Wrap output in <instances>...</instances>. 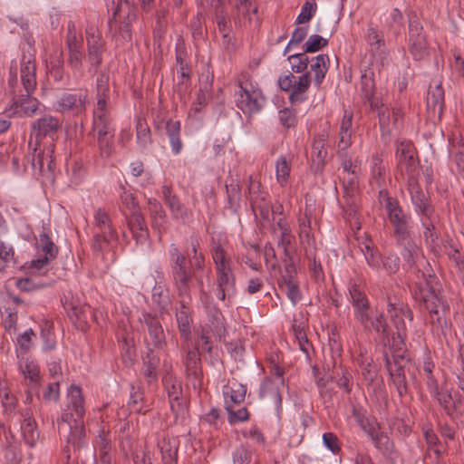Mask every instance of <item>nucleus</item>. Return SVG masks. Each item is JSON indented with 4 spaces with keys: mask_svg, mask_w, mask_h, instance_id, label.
I'll use <instances>...</instances> for the list:
<instances>
[{
    "mask_svg": "<svg viewBox=\"0 0 464 464\" xmlns=\"http://www.w3.org/2000/svg\"><path fill=\"white\" fill-rule=\"evenodd\" d=\"M36 67L33 54H24L21 62L20 78L24 94H14L12 103L5 111L14 117H32L36 112L39 102L32 94L36 88Z\"/></svg>",
    "mask_w": 464,
    "mask_h": 464,
    "instance_id": "f257e3e1",
    "label": "nucleus"
},
{
    "mask_svg": "<svg viewBox=\"0 0 464 464\" xmlns=\"http://www.w3.org/2000/svg\"><path fill=\"white\" fill-rule=\"evenodd\" d=\"M422 281L415 283L412 290L414 299L423 305L430 314V324L436 331H443L446 320L443 312L444 301L437 287V278L434 275L421 273Z\"/></svg>",
    "mask_w": 464,
    "mask_h": 464,
    "instance_id": "f03ea898",
    "label": "nucleus"
},
{
    "mask_svg": "<svg viewBox=\"0 0 464 464\" xmlns=\"http://www.w3.org/2000/svg\"><path fill=\"white\" fill-rule=\"evenodd\" d=\"M235 97L237 107L248 116L260 112L266 101L257 83L253 82L246 73L238 78V91Z\"/></svg>",
    "mask_w": 464,
    "mask_h": 464,
    "instance_id": "7ed1b4c3",
    "label": "nucleus"
},
{
    "mask_svg": "<svg viewBox=\"0 0 464 464\" xmlns=\"http://www.w3.org/2000/svg\"><path fill=\"white\" fill-rule=\"evenodd\" d=\"M136 20L137 13L133 0H118L113 17L110 20L111 30H114L113 37L117 41H130L132 24Z\"/></svg>",
    "mask_w": 464,
    "mask_h": 464,
    "instance_id": "20e7f679",
    "label": "nucleus"
},
{
    "mask_svg": "<svg viewBox=\"0 0 464 464\" xmlns=\"http://www.w3.org/2000/svg\"><path fill=\"white\" fill-rule=\"evenodd\" d=\"M171 277L180 297H189L192 275L187 268L186 257L175 244L169 246Z\"/></svg>",
    "mask_w": 464,
    "mask_h": 464,
    "instance_id": "39448f33",
    "label": "nucleus"
},
{
    "mask_svg": "<svg viewBox=\"0 0 464 464\" xmlns=\"http://www.w3.org/2000/svg\"><path fill=\"white\" fill-rule=\"evenodd\" d=\"M93 225L97 229L93 237L92 244V247L95 251H104L117 246L118 234L112 227L111 218L104 209H95L93 214Z\"/></svg>",
    "mask_w": 464,
    "mask_h": 464,
    "instance_id": "423d86ee",
    "label": "nucleus"
},
{
    "mask_svg": "<svg viewBox=\"0 0 464 464\" xmlns=\"http://www.w3.org/2000/svg\"><path fill=\"white\" fill-rule=\"evenodd\" d=\"M65 44L68 50L67 63L77 76L83 74V39L73 21L67 24Z\"/></svg>",
    "mask_w": 464,
    "mask_h": 464,
    "instance_id": "0eeeda50",
    "label": "nucleus"
},
{
    "mask_svg": "<svg viewBox=\"0 0 464 464\" xmlns=\"http://www.w3.org/2000/svg\"><path fill=\"white\" fill-rule=\"evenodd\" d=\"M312 83V78L309 73H303L298 76L293 73L280 75L277 80L278 87L289 92V101L291 103H302L307 100L308 91Z\"/></svg>",
    "mask_w": 464,
    "mask_h": 464,
    "instance_id": "6e6552de",
    "label": "nucleus"
},
{
    "mask_svg": "<svg viewBox=\"0 0 464 464\" xmlns=\"http://www.w3.org/2000/svg\"><path fill=\"white\" fill-rule=\"evenodd\" d=\"M385 209L388 219L393 227L397 244H404V241L411 237V217L406 215L398 201L392 198H386Z\"/></svg>",
    "mask_w": 464,
    "mask_h": 464,
    "instance_id": "1a4fd4ad",
    "label": "nucleus"
},
{
    "mask_svg": "<svg viewBox=\"0 0 464 464\" xmlns=\"http://www.w3.org/2000/svg\"><path fill=\"white\" fill-rule=\"evenodd\" d=\"M85 41L87 46L89 72L94 74L97 72L102 63V57L105 52V41L95 24L92 23L86 26Z\"/></svg>",
    "mask_w": 464,
    "mask_h": 464,
    "instance_id": "9d476101",
    "label": "nucleus"
},
{
    "mask_svg": "<svg viewBox=\"0 0 464 464\" xmlns=\"http://www.w3.org/2000/svg\"><path fill=\"white\" fill-rule=\"evenodd\" d=\"M85 414L84 399L80 386L72 384L67 391L66 405L58 421L59 432L65 427V422L83 420Z\"/></svg>",
    "mask_w": 464,
    "mask_h": 464,
    "instance_id": "9b49d317",
    "label": "nucleus"
},
{
    "mask_svg": "<svg viewBox=\"0 0 464 464\" xmlns=\"http://www.w3.org/2000/svg\"><path fill=\"white\" fill-rule=\"evenodd\" d=\"M408 50L415 61H422L429 56V44L420 21L409 22Z\"/></svg>",
    "mask_w": 464,
    "mask_h": 464,
    "instance_id": "f8f14e48",
    "label": "nucleus"
},
{
    "mask_svg": "<svg viewBox=\"0 0 464 464\" xmlns=\"http://www.w3.org/2000/svg\"><path fill=\"white\" fill-rule=\"evenodd\" d=\"M408 191L411 196V201L417 215L420 217L430 218L434 213L430 196L423 190L416 177L408 178Z\"/></svg>",
    "mask_w": 464,
    "mask_h": 464,
    "instance_id": "ddd939ff",
    "label": "nucleus"
},
{
    "mask_svg": "<svg viewBox=\"0 0 464 464\" xmlns=\"http://www.w3.org/2000/svg\"><path fill=\"white\" fill-rule=\"evenodd\" d=\"M94 464H117L116 450L111 444L109 431L100 429L93 442Z\"/></svg>",
    "mask_w": 464,
    "mask_h": 464,
    "instance_id": "4468645a",
    "label": "nucleus"
},
{
    "mask_svg": "<svg viewBox=\"0 0 464 464\" xmlns=\"http://www.w3.org/2000/svg\"><path fill=\"white\" fill-rule=\"evenodd\" d=\"M349 301L352 304L356 319L366 325L370 319V304L362 285L352 282L348 287Z\"/></svg>",
    "mask_w": 464,
    "mask_h": 464,
    "instance_id": "2eb2a0df",
    "label": "nucleus"
},
{
    "mask_svg": "<svg viewBox=\"0 0 464 464\" xmlns=\"http://www.w3.org/2000/svg\"><path fill=\"white\" fill-rule=\"evenodd\" d=\"M87 97L86 92L83 91L65 92L55 102V111L62 113L72 112L74 115L81 114L86 111Z\"/></svg>",
    "mask_w": 464,
    "mask_h": 464,
    "instance_id": "dca6fc26",
    "label": "nucleus"
},
{
    "mask_svg": "<svg viewBox=\"0 0 464 464\" xmlns=\"http://www.w3.org/2000/svg\"><path fill=\"white\" fill-rule=\"evenodd\" d=\"M396 158L401 172H405L408 178L418 177L419 162L414 155V149L411 142H401L396 150Z\"/></svg>",
    "mask_w": 464,
    "mask_h": 464,
    "instance_id": "f3484780",
    "label": "nucleus"
},
{
    "mask_svg": "<svg viewBox=\"0 0 464 464\" xmlns=\"http://www.w3.org/2000/svg\"><path fill=\"white\" fill-rule=\"evenodd\" d=\"M350 352L353 362L361 368L364 380L371 384L376 376V372L372 366L373 360L368 354L367 348L360 343L353 342Z\"/></svg>",
    "mask_w": 464,
    "mask_h": 464,
    "instance_id": "a211bd4d",
    "label": "nucleus"
},
{
    "mask_svg": "<svg viewBox=\"0 0 464 464\" xmlns=\"http://www.w3.org/2000/svg\"><path fill=\"white\" fill-rule=\"evenodd\" d=\"M284 386V379L281 377V373H278V377L276 380L265 379L259 388V397L269 399L274 402L277 416L283 411L281 389Z\"/></svg>",
    "mask_w": 464,
    "mask_h": 464,
    "instance_id": "6ab92c4d",
    "label": "nucleus"
},
{
    "mask_svg": "<svg viewBox=\"0 0 464 464\" xmlns=\"http://www.w3.org/2000/svg\"><path fill=\"white\" fill-rule=\"evenodd\" d=\"M144 322L148 327L149 337L146 339L148 348L161 349L166 345V338L160 321L150 314H143Z\"/></svg>",
    "mask_w": 464,
    "mask_h": 464,
    "instance_id": "aec40b11",
    "label": "nucleus"
},
{
    "mask_svg": "<svg viewBox=\"0 0 464 464\" xmlns=\"http://www.w3.org/2000/svg\"><path fill=\"white\" fill-rule=\"evenodd\" d=\"M388 313L394 320V324L397 329V338L399 339L400 343L404 345L405 340L407 338V331L404 319L411 322L413 320V314L408 306L401 305L398 308L392 304L388 305Z\"/></svg>",
    "mask_w": 464,
    "mask_h": 464,
    "instance_id": "412c9836",
    "label": "nucleus"
},
{
    "mask_svg": "<svg viewBox=\"0 0 464 464\" xmlns=\"http://www.w3.org/2000/svg\"><path fill=\"white\" fill-rule=\"evenodd\" d=\"M60 127L61 121L57 117L48 115L39 118L31 126V137L34 136L37 140L47 136L53 137Z\"/></svg>",
    "mask_w": 464,
    "mask_h": 464,
    "instance_id": "4be33fe9",
    "label": "nucleus"
},
{
    "mask_svg": "<svg viewBox=\"0 0 464 464\" xmlns=\"http://www.w3.org/2000/svg\"><path fill=\"white\" fill-rule=\"evenodd\" d=\"M92 130L96 139L114 136L110 110H93Z\"/></svg>",
    "mask_w": 464,
    "mask_h": 464,
    "instance_id": "5701e85b",
    "label": "nucleus"
},
{
    "mask_svg": "<svg viewBox=\"0 0 464 464\" xmlns=\"http://www.w3.org/2000/svg\"><path fill=\"white\" fill-rule=\"evenodd\" d=\"M400 360L402 362L403 357L397 355L393 357L392 362L387 359V368L400 397L407 393V382L404 372V366L401 364Z\"/></svg>",
    "mask_w": 464,
    "mask_h": 464,
    "instance_id": "b1692460",
    "label": "nucleus"
},
{
    "mask_svg": "<svg viewBox=\"0 0 464 464\" xmlns=\"http://www.w3.org/2000/svg\"><path fill=\"white\" fill-rule=\"evenodd\" d=\"M397 245L402 246L401 255L409 267L416 266L418 273H420V268L428 264L422 256L420 248L412 240H411V237L404 241V244Z\"/></svg>",
    "mask_w": 464,
    "mask_h": 464,
    "instance_id": "393cba45",
    "label": "nucleus"
},
{
    "mask_svg": "<svg viewBox=\"0 0 464 464\" xmlns=\"http://www.w3.org/2000/svg\"><path fill=\"white\" fill-rule=\"evenodd\" d=\"M308 66H310L309 71L307 70L309 76L313 75L314 85L319 89L329 70V56L324 53L318 54L310 60Z\"/></svg>",
    "mask_w": 464,
    "mask_h": 464,
    "instance_id": "a878e982",
    "label": "nucleus"
},
{
    "mask_svg": "<svg viewBox=\"0 0 464 464\" xmlns=\"http://www.w3.org/2000/svg\"><path fill=\"white\" fill-rule=\"evenodd\" d=\"M18 359V370L24 380L29 385H38L42 378L38 362L30 357H20Z\"/></svg>",
    "mask_w": 464,
    "mask_h": 464,
    "instance_id": "bb28decb",
    "label": "nucleus"
},
{
    "mask_svg": "<svg viewBox=\"0 0 464 464\" xmlns=\"http://www.w3.org/2000/svg\"><path fill=\"white\" fill-rule=\"evenodd\" d=\"M67 432V442L73 447L81 448L86 444V431L83 426V420H72V422H65V427L60 434Z\"/></svg>",
    "mask_w": 464,
    "mask_h": 464,
    "instance_id": "cd10ccee",
    "label": "nucleus"
},
{
    "mask_svg": "<svg viewBox=\"0 0 464 464\" xmlns=\"http://www.w3.org/2000/svg\"><path fill=\"white\" fill-rule=\"evenodd\" d=\"M218 292L217 297L225 300L226 296L230 298L236 294L235 276L232 269L217 273Z\"/></svg>",
    "mask_w": 464,
    "mask_h": 464,
    "instance_id": "c85d7f7f",
    "label": "nucleus"
},
{
    "mask_svg": "<svg viewBox=\"0 0 464 464\" xmlns=\"http://www.w3.org/2000/svg\"><path fill=\"white\" fill-rule=\"evenodd\" d=\"M165 388L169 396L171 411L175 414L182 413L185 411L184 405L179 401L181 394V384L171 376L164 378Z\"/></svg>",
    "mask_w": 464,
    "mask_h": 464,
    "instance_id": "c756f323",
    "label": "nucleus"
},
{
    "mask_svg": "<svg viewBox=\"0 0 464 464\" xmlns=\"http://www.w3.org/2000/svg\"><path fill=\"white\" fill-rule=\"evenodd\" d=\"M257 10L255 0H235L233 13L235 24L241 26L246 20L250 21V13L256 14Z\"/></svg>",
    "mask_w": 464,
    "mask_h": 464,
    "instance_id": "7c9ffc66",
    "label": "nucleus"
},
{
    "mask_svg": "<svg viewBox=\"0 0 464 464\" xmlns=\"http://www.w3.org/2000/svg\"><path fill=\"white\" fill-rule=\"evenodd\" d=\"M292 169V156L289 154H281L275 161V174L276 182L280 187L287 185Z\"/></svg>",
    "mask_w": 464,
    "mask_h": 464,
    "instance_id": "2f4dec72",
    "label": "nucleus"
},
{
    "mask_svg": "<svg viewBox=\"0 0 464 464\" xmlns=\"http://www.w3.org/2000/svg\"><path fill=\"white\" fill-rule=\"evenodd\" d=\"M128 227L138 244H144L149 238V231L146 227L143 216L136 211H133L128 220Z\"/></svg>",
    "mask_w": 464,
    "mask_h": 464,
    "instance_id": "473e14b6",
    "label": "nucleus"
},
{
    "mask_svg": "<svg viewBox=\"0 0 464 464\" xmlns=\"http://www.w3.org/2000/svg\"><path fill=\"white\" fill-rule=\"evenodd\" d=\"M246 387L239 382H233L225 386L223 390L225 407H227V404L230 406L240 405L246 398Z\"/></svg>",
    "mask_w": 464,
    "mask_h": 464,
    "instance_id": "72a5a7b5",
    "label": "nucleus"
},
{
    "mask_svg": "<svg viewBox=\"0 0 464 464\" xmlns=\"http://www.w3.org/2000/svg\"><path fill=\"white\" fill-rule=\"evenodd\" d=\"M360 249L371 268L373 270L381 269L382 263V255L371 239L365 238L360 242Z\"/></svg>",
    "mask_w": 464,
    "mask_h": 464,
    "instance_id": "f704fd0d",
    "label": "nucleus"
},
{
    "mask_svg": "<svg viewBox=\"0 0 464 464\" xmlns=\"http://www.w3.org/2000/svg\"><path fill=\"white\" fill-rule=\"evenodd\" d=\"M96 99L94 110H109L110 99L109 75L102 72L96 80Z\"/></svg>",
    "mask_w": 464,
    "mask_h": 464,
    "instance_id": "c9c22d12",
    "label": "nucleus"
},
{
    "mask_svg": "<svg viewBox=\"0 0 464 464\" xmlns=\"http://www.w3.org/2000/svg\"><path fill=\"white\" fill-rule=\"evenodd\" d=\"M427 108L440 116L444 108V91L440 83L430 86L427 94Z\"/></svg>",
    "mask_w": 464,
    "mask_h": 464,
    "instance_id": "e433bc0d",
    "label": "nucleus"
},
{
    "mask_svg": "<svg viewBox=\"0 0 464 464\" xmlns=\"http://www.w3.org/2000/svg\"><path fill=\"white\" fill-rule=\"evenodd\" d=\"M23 421L21 424V430L24 441L30 445L34 446L36 440H38L39 433L35 427V421L33 418L32 412L29 410L24 411L22 413Z\"/></svg>",
    "mask_w": 464,
    "mask_h": 464,
    "instance_id": "4c0bfd02",
    "label": "nucleus"
},
{
    "mask_svg": "<svg viewBox=\"0 0 464 464\" xmlns=\"http://www.w3.org/2000/svg\"><path fill=\"white\" fill-rule=\"evenodd\" d=\"M353 113L344 111L339 131L338 147L341 150H347L352 145L353 135Z\"/></svg>",
    "mask_w": 464,
    "mask_h": 464,
    "instance_id": "58836bf2",
    "label": "nucleus"
},
{
    "mask_svg": "<svg viewBox=\"0 0 464 464\" xmlns=\"http://www.w3.org/2000/svg\"><path fill=\"white\" fill-rule=\"evenodd\" d=\"M367 433L372 439L374 446L383 454H390L392 452L393 443L376 425H371Z\"/></svg>",
    "mask_w": 464,
    "mask_h": 464,
    "instance_id": "ea45409f",
    "label": "nucleus"
},
{
    "mask_svg": "<svg viewBox=\"0 0 464 464\" xmlns=\"http://www.w3.org/2000/svg\"><path fill=\"white\" fill-rule=\"evenodd\" d=\"M181 125L179 121L169 120L166 123V132L169 140L171 151L174 155H179L182 149L183 143L180 139Z\"/></svg>",
    "mask_w": 464,
    "mask_h": 464,
    "instance_id": "a19ab883",
    "label": "nucleus"
},
{
    "mask_svg": "<svg viewBox=\"0 0 464 464\" xmlns=\"http://www.w3.org/2000/svg\"><path fill=\"white\" fill-rule=\"evenodd\" d=\"M176 320L180 335L185 340L190 336V324L192 322L189 308L185 304V301L180 302V306L176 312Z\"/></svg>",
    "mask_w": 464,
    "mask_h": 464,
    "instance_id": "79ce46f5",
    "label": "nucleus"
},
{
    "mask_svg": "<svg viewBox=\"0 0 464 464\" xmlns=\"http://www.w3.org/2000/svg\"><path fill=\"white\" fill-rule=\"evenodd\" d=\"M287 61L290 65L288 73H293V75H295V73H309L307 68L310 59L304 52L288 55Z\"/></svg>",
    "mask_w": 464,
    "mask_h": 464,
    "instance_id": "37998d69",
    "label": "nucleus"
},
{
    "mask_svg": "<svg viewBox=\"0 0 464 464\" xmlns=\"http://www.w3.org/2000/svg\"><path fill=\"white\" fill-rule=\"evenodd\" d=\"M36 249L38 252H43L44 256L50 260L54 259L58 254L57 246L54 245L50 236L44 231L39 235V238L36 242Z\"/></svg>",
    "mask_w": 464,
    "mask_h": 464,
    "instance_id": "c03bdc74",
    "label": "nucleus"
},
{
    "mask_svg": "<svg viewBox=\"0 0 464 464\" xmlns=\"http://www.w3.org/2000/svg\"><path fill=\"white\" fill-rule=\"evenodd\" d=\"M370 169L372 179L378 186H381L386 171V165L381 154L376 153L372 156L370 160Z\"/></svg>",
    "mask_w": 464,
    "mask_h": 464,
    "instance_id": "a18cd8bd",
    "label": "nucleus"
},
{
    "mask_svg": "<svg viewBox=\"0 0 464 464\" xmlns=\"http://www.w3.org/2000/svg\"><path fill=\"white\" fill-rule=\"evenodd\" d=\"M212 259L215 264L217 273L232 269L231 256L221 246H217L213 248Z\"/></svg>",
    "mask_w": 464,
    "mask_h": 464,
    "instance_id": "49530a36",
    "label": "nucleus"
},
{
    "mask_svg": "<svg viewBox=\"0 0 464 464\" xmlns=\"http://www.w3.org/2000/svg\"><path fill=\"white\" fill-rule=\"evenodd\" d=\"M365 39L373 53H383L385 49V41L383 34L376 27L369 26Z\"/></svg>",
    "mask_w": 464,
    "mask_h": 464,
    "instance_id": "de8ad7c7",
    "label": "nucleus"
},
{
    "mask_svg": "<svg viewBox=\"0 0 464 464\" xmlns=\"http://www.w3.org/2000/svg\"><path fill=\"white\" fill-rule=\"evenodd\" d=\"M36 335L32 328L26 329L24 333L20 334L16 338V353L17 358H20V353H28L34 344V339Z\"/></svg>",
    "mask_w": 464,
    "mask_h": 464,
    "instance_id": "09e8293b",
    "label": "nucleus"
},
{
    "mask_svg": "<svg viewBox=\"0 0 464 464\" xmlns=\"http://www.w3.org/2000/svg\"><path fill=\"white\" fill-rule=\"evenodd\" d=\"M196 280H197V283H198V287L200 289V301L202 302V304H204L206 308H209V309H213L214 310L213 317H214V320L216 322L215 323V327L216 328H222L223 327V324L221 322L222 314H221V313L216 307L211 306L210 296L204 290L202 277L196 276Z\"/></svg>",
    "mask_w": 464,
    "mask_h": 464,
    "instance_id": "8fccbe9b",
    "label": "nucleus"
},
{
    "mask_svg": "<svg viewBox=\"0 0 464 464\" xmlns=\"http://www.w3.org/2000/svg\"><path fill=\"white\" fill-rule=\"evenodd\" d=\"M158 446L165 461H172L178 451L177 440L174 438H163L159 441Z\"/></svg>",
    "mask_w": 464,
    "mask_h": 464,
    "instance_id": "3c124183",
    "label": "nucleus"
},
{
    "mask_svg": "<svg viewBox=\"0 0 464 464\" xmlns=\"http://www.w3.org/2000/svg\"><path fill=\"white\" fill-rule=\"evenodd\" d=\"M136 130V140L138 145L141 148H147L151 143V135L150 130L143 119H137Z\"/></svg>",
    "mask_w": 464,
    "mask_h": 464,
    "instance_id": "603ef678",
    "label": "nucleus"
},
{
    "mask_svg": "<svg viewBox=\"0 0 464 464\" xmlns=\"http://www.w3.org/2000/svg\"><path fill=\"white\" fill-rule=\"evenodd\" d=\"M361 92L363 96H371L375 92L374 72L372 68L365 67L361 71Z\"/></svg>",
    "mask_w": 464,
    "mask_h": 464,
    "instance_id": "864d4df0",
    "label": "nucleus"
},
{
    "mask_svg": "<svg viewBox=\"0 0 464 464\" xmlns=\"http://www.w3.org/2000/svg\"><path fill=\"white\" fill-rule=\"evenodd\" d=\"M450 168H456V171L464 178V145L452 146L450 155Z\"/></svg>",
    "mask_w": 464,
    "mask_h": 464,
    "instance_id": "5fc2aeb1",
    "label": "nucleus"
},
{
    "mask_svg": "<svg viewBox=\"0 0 464 464\" xmlns=\"http://www.w3.org/2000/svg\"><path fill=\"white\" fill-rule=\"evenodd\" d=\"M152 217V227L160 230L167 222V216L161 206L156 200H149Z\"/></svg>",
    "mask_w": 464,
    "mask_h": 464,
    "instance_id": "6e6d98bb",
    "label": "nucleus"
},
{
    "mask_svg": "<svg viewBox=\"0 0 464 464\" xmlns=\"http://www.w3.org/2000/svg\"><path fill=\"white\" fill-rule=\"evenodd\" d=\"M160 362V358L149 353L147 358L144 360L143 374L147 378L149 382H153L157 379V368Z\"/></svg>",
    "mask_w": 464,
    "mask_h": 464,
    "instance_id": "4d7b16f0",
    "label": "nucleus"
},
{
    "mask_svg": "<svg viewBox=\"0 0 464 464\" xmlns=\"http://www.w3.org/2000/svg\"><path fill=\"white\" fill-rule=\"evenodd\" d=\"M364 98L368 101L371 108L378 111L380 122L386 123L389 121L387 109L383 106L382 100L375 95V92H372L371 96H364Z\"/></svg>",
    "mask_w": 464,
    "mask_h": 464,
    "instance_id": "13d9d810",
    "label": "nucleus"
},
{
    "mask_svg": "<svg viewBox=\"0 0 464 464\" xmlns=\"http://www.w3.org/2000/svg\"><path fill=\"white\" fill-rule=\"evenodd\" d=\"M225 408L227 411V420L230 424L243 422L247 420L249 418V414L246 407L237 409V406H230L227 404V407Z\"/></svg>",
    "mask_w": 464,
    "mask_h": 464,
    "instance_id": "bf43d9fd",
    "label": "nucleus"
},
{
    "mask_svg": "<svg viewBox=\"0 0 464 464\" xmlns=\"http://www.w3.org/2000/svg\"><path fill=\"white\" fill-rule=\"evenodd\" d=\"M328 40L319 34H312L304 45V53H316L325 47Z\"/></svg>",
    "mask_w": 464,
    "mask_h": 464,
    "instance_id": "052dcab7",
    "label": "nucleus"
},
{
    "mask_svg": "<svg viewBox=\"0 0 464 464\" xmlns=\"http://www.w3.org/2000/svg\"><path fill=\"white\" fill-rule=\"evenodd\" d=\"M317 9L316 3L314 0H307L302 6L301 12L296 18L297 24L308 23L314 15Z\"/></svg>",
    "mask_w": 464,
    "mask_h": 464,
    "instance_id": "680f3d73",
    "label": "nucleus"
},
{
    "mask_svg": "<svg viewBox=\"0 0 464 464\" xmlns=\"http://www.w3.org/2000/svg\"><path fill=\"white\" fill-rule=\"evenodd\" d=\"M420 222L422 227H424V237L427 241H430V243H433L435 239L437 238V236L433 232L434 230V223L437 221V216L434 213H432V216L430 218L428 217H420Z\"/></svg>",
    "mask_w": 464,
    "mask_h": 464,
    "instance_id": "e2e57ef3",
    "label": "nucleus"
},
{
    "mask_svg": "<svg viewBox=\"0 0 464 464\" xmlns=\"http://www.w3.org/2000/svg\"><path fill=\"white\" fill-rule=\"evenodd\" d=\"M166 205L169 207L173 218L185 219L188 217V210L179 202L177 197L170 198Z\"/></svg>",
    "mask_w": 464,
    "mask_h": 464,
    "instance_id": "0e129e2a",
    "label": "nucleus"
},
{
    "mask_svg": "<svg viewBox=\"0 0 464 464\" xmlns=\"http://www.w3.org/2000/svg\"><path fill=\"white\" fill-rule=\"evenodd\" d=\"M296 272L293 264H286L278 282L279 288L290 284H297Z\"/></svg>",
    "mask_w": 464,
    "mask_h": 464,
    "instance_id": "69168bd1",
    "label": "nucleus"
},
{
    "mask_svg": "<svg viewBox=\"0 0 464 464\" xmlns=\"http://www.w3.org/2000/svg\"><path fill=\"white\" fill-rule=\"evenodd\" d=\"M113 137L114 136L96 139L100 155L102 158L108 159L113 153V150H114Z\"/></svg>",
    "mask_w": 464,
    "mask_h": 464,
    "instance_id": "338daca9",
    "label": "nucleus"
},
{
    "mask_svg": "<svg viewBox=\"0 0 464 464\" xmlns=\"http://www.w3.org/2000/svg\"><path fill=\"white\" fill-rule=\"evenodd\" d=\"M280 123L286 129L293 128L297 122L295 113L289 108H285L278 112Z\"/></svg>",
    "mask_w": 464,
    "mask_h": 464,
    "instance_id": "774afa93",
    "label": "nucleus"
}]
</instances>
